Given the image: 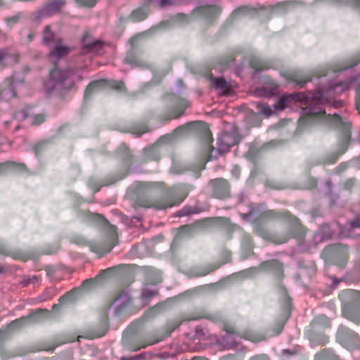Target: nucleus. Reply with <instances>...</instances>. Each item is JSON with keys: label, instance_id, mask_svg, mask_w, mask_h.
<instances>
[{"label": "nucleus", "instance_id": "43", "mask_svg": "<svg viewBox=\"0 0 360 360\" xmlns=\"http://www.w3.org/2000/svg\"><path fill=\"white\" fill-rule=\"evenodd\" d=\"M193 213H196V211L195 210V209L193 207L186 206L178 212V216L184 217V216L188 215V214H193Z\"/></svg>", "mask_w": 360, "mask_h": 360}, {"label": "nucleus", "instance_id": "15", "mask_svg": "<svg viewBox=\"0 0 360 360\" xmlns=\"http://www.w3.org/2000/svg\"><path fill=\"white\" fill-rule=\"evenodd\" d=\"M82 44L86 53H103V42L101 40L94 39L88 33L84 34Z\"/></svg>", "mask_w": 360, "mask_h": 360}, {"label": "nucleus", "instance_id": "47", "mask_svg": "<svg viewBox=\"0 0 360 360\" xmlns=\"http://www.w3.org/2000/svg\"><path fill=\"white\" fill-rule=\"evenodd\" d=\"M39 277L37 275H34L32 276H27L24 279V285H27L28 284L33 283L35 284L39 282Z\"/></svg>", "mask_w": 360, "mask_h": 360}, {"label": "nucleus", "instance_id": "38", "mask_svg": "<svg viewBox=\"0 0 360 360\" xmlns=\"http://www.w3.org/2000/svg\"><path fill=\"white\" fill-rule=\"evenodd\" d=\"M158 294L156 290H152L148 287H146L142 292V297L145 300H149Z\"/></svg>", "mask_w": 360, "mask_h": 360}, {"label": "nucleus", "instance_id": "5", "mask_svg": "<svg viewBox=\"0 0 360 360\" xmlns=\"http://www.w3.org/2000/svg\"><path fill=\"white\" fill-rule=\"evenodd\" d=\"M193 124H198L200 126V127L205 129V136L207 139V144L209 145L213 141V139L210 138V131L207 130L206 125L202 122L191 123L176 128L174 131L173 134L162 136L155 144L146 148L143 150L144 158L146 159L158 160L160 158L159 148L160 143L173 141L185 135L188 132L190 126Z\"/></svg>", "mask_w": 360, "mask_h": 360}, {"label": "nucleus", "instance_id": "40", "mask_svg": "<svg viewBox=\"0 0 360 360\" xmlns=\"http://www.w3.org/2000/svg\"><path fill=\"white\" fill-rule=\"evenodd\" d=\"M20 17H21V14L18 13L13 16L6 18L5 20H6L7 26L9 27H12L14 25H15L19 21Z\"/></svg>", "mask_w": 360, "mask_h": 360}, {"label": "nucleus", "instance_id": "23", "mask_svg": "<svg viewBox=\"0 0 360 360\" xmlns=\"http://www.w3.org/2000/svg\"><path fill=\"white\" fill-rule=\"evenodd\" d=\"M262 269L274 274L278 278L283 274V265L277 260H271L264 262Z\"/></svg>", "mask_w": 360, "mask_h": 360}, {"label": "nucleus", "instance_id": "28", "mask_svg": "<svg viewBox=\"0 0 360 360\" xmlns=\"http://www.w3.org/2000/svg\"><path fill=\"white\" fill-rule=\"evenodd\" d=\"M188 106H189V103L188 101H186V99H181L179 101L172 115L169 119H171L173 117L176 118V117H180L183 114L184 110Z\"/></svg>", "mask_w": 360, "mask_h": 360}, {"label": "nucleus", "instance_id": "63", "mask_svg": "<svg viewBox=\"0 0 360 360\" xmlns=\"http://www.w3.org/2000/svg\"><path fill=\"white\" fill-rule=\"evenodd\" d=\"M105 331H103V332H101L98 334H94V335H92L89 337V338L91 339H94L95 338H100V337H102L105 335Z\"/></svg>", "mask_w": 360, "mask_h": 360}, {"label": "nucleus", "instance_id": "6", "mask_svg": "<svg viewBox=\"0 0 360 360\" xmlns=\"http://www.w3.org/2000/svg\"><path fill=\"white\" fill-rule=\"evenodd\" d=\"M339 297L342 303V316L354 323H360V292L345 290L340 293Z\"/></svg>", "mask_w": 360, "mask_h": 360}, {"label": "nucleus", "instance_id": "60", "mask_svg": "<svg viewBox=\"0 0 360 360\" xmlns=\"http://www.w3.org/2000/svg\"><path fill=\"white\" fill-rule=\"evenodd\" d=\"M1 65L4 63V61L7 60V53L5 51L1 50Z\"/></svg>", "mask_w": 360, "mask_h": 360}, {"label": "nucleus", "instance_id": "21", "mask_svg": "<svg viewBox=\"0 0 360 360\" xmlns=\"http://www.w3.org/2000/svg\"><path fill=\"white\" fill-rule=\"evenodd\" d=\"M277 89V84L272 79H270L266 86L256 89L255 94L258 97L270 98L276 94Z\"/></svg>", "mask_w": 360, "mask_h": 360}, {"label": "nucleus", "instance_id": "24", "mask_svg": "<svg viewBox=\"0 0 360 360\" xmlns=\"http://www.w3.org/2000/svg\"><path fill=\"white\" fill-rule=\"evenodd\" d=\"M237 335L235 332L226 330L221 336L220 342L226 348H231L238 344Z\"/></svg>", "mask_w": 360, "mask_h": 360}, {"label": "nucleus", "instance_id": "14", "mask_svg": "<svg viewBox=\"0 0 360 360\" xmlns=\"http://www.w3.org/2000/svg\"><path fill=\"white\" fill-rule=\"evenodd\" d=\"M66 4L65 0H51L45 4L37 12V17L39 18L51 16L60 12V9Z\"/></svg>", "mask_w": 360, "mask_h": 360}, {"label": "nucleus", "instance_id": "19", "mask_svg": "<svg viewBox=\"0 0 360 360\" xmlns=\"http://www.w3.org/2000/svg\"><path fill=\"white\" fill-rule=\"evenodd\" d=\"M210 82L213 88L219 94L228 96L231 92V86L227 81L223 77H215L212 75L210 76Z\"/></svg>", "mask_w": 360, "mask_h": 360}, {"label": "nucleus", "instance_id": "7", "mask_svg": "<svg viewBox=\"0 0 360 360\" xmlns=\"http://www.w3.org/2000/svg\"><path fill=\"white\" fill-rule=\"evenodd\" d=\"M323 256L328 260L332 261L339 268L345 266L347 256L348 247L342 244H334L325 248Z\"/></svg>", "mask_w": 360, "mask_h": 360}, {"label": "nucleus", "instance_id": "8", "mask_svg": "<svg viewBox=\"0 0 360 360\" xmlns=\"http://www.w3.org/2000/svg\"><path fill=\"white\" fill-rule=\"evenodd\" d=\"M336 338L338 342L349 350L360 347V340L358 334L345 326H340L339 327Z\"/></svg>", "mask_w": 360, "mask_h": 360}, {"label": "nucleus", "instance_id": "29", "mask_svg": "<svg viewBox=\"0 0 360 360\" xmlns=\"http://www.w3.org/2000/svg\"><path fill=\"white\" fill-rule=\"evenodd\" d=\"M148 15V13L143 8L135 10L131 15L133 21H140L144 20Z\"/></svg>", "mask_w": 360, "mask_h": 360}, {"label": "nucleus", "instance_id": "31", "mask_svg": "<svg viewBox=\"0 0 360 360\" xmlns=\"http://www.w3.org/2000/svg\"><path fill=\"white\" fill-rule=\"evenodd\" d=\"M24 167L22 165H18L14 162H1V173L6 169L21 170Z\"/></svg>", "mask_w": 360, "mask_h": 360}, {"label": "nucleus", "instance_id": "49", "mask_svg": "<svg viewBox=\"0 0 360 360\" xmlns=\"http://www.w3.org/2000/svg\"><path fill=\"white\" fill-rule=\"evenodd\" d=\"M257 271H258V269L257 268H251V269H249L248 270H245V271L241 272L240 274L244 277H249V276H251L253 274L256 273Z\"/></svg>", "mask_w": 360, "mask_h": 360}, {"label": "nucleus", "instance_id": "22", "mask_svg": "<svg viewBox=\"0 0 360 360\" xmlns=\"http://www.w3.org/2000/svg\"><path fill=\"white\" fill-rule=\"evenodd\" d=\"M130 301L131 298L127 292L120 293L112 304L115 314H120Z\"/></svg>", "mask_w": 360, "mask_h": 360}, {"label": "nucleus", "instance_id": "52", "mask_svg": "<svg viewBox=\"0 0 360 360\" xmlns=\"http://www.w3.org/2000/svg\"><path fill=\"white\" fill-rule=\"evenodd\" d=\"M148 281L153 285H155L160 283L162 281V278L159 274H155V276L153 278H148Z\"/></svg>", "mask_w": 360, "mask_h": 360}, {"label": "nucleus", "instance_id": "36", "mask_svg": "<svg viewBox=\"0 0 360 360\" xmlns=\"http://www.w3.org/2000/svg\"><path fill=\"white\" fill-rule=\"evenodd\" d=\"M193 228L191 225H185L181 226L179 231L178 234L175 236L174 240H177L179 238L191 234L193 231Z\"/></svg>", "mask_w": 360, "mask_h": 360}, {"label": "nucleus", "instance_id": "33", "mask_svg": "<svg viewBox=\"0 0 360 360\" xmlns=\"http://www.w3.org/2000/svg\"><path fill=\"white\" fill-rule=\"evenodd\" d=\"M241 247L243 250H245L247 252H250L252 250V240L250 236L247 233L243 235Z\"/></svg>", "mask_w": 360, "mask_h": 360}, {"label": "nucleus", "instance_id": "39", "mask_svg": "<svg viewBox=\"0 0 360 360\" xmlns=\"http://www.w3.org/2000/svg\"><path fill=\"white\" fill-rule=\"evenodd\" d=\"M52 296V293L49 290H46L41 295L34 298V301L36 303L45 302L50 300Z\"/></svg>", "mask_w": 360, "mask_h": 360}, {"label": "nucleus", "instance_id": "30", "mask_svg": "<svg viewBox=\"0 0 360 360\" xmlns=\"http://www.w3.org/2000/svg\"><path fill=\"white\" fill-rule=\"evenodd\" d=\"M219 267V265H218V266L208 265L205 267L200 268L198 270L196 271V272L193 274V276H205Z\"/></svg>", "mask_w": 360, "mask_h": 360}, {"label": "nucleus", "instance_id": "48", "mask_svg": "<svg viewBox=\"0 0 360 360\" xmlns=\"http://www.w3.org/2000/svg\"><path fill=\"white\" fill-rule=\"evenodd\" d=\"M160 7L163 8L167 6L176 4L175 0H155Z\"/></svg>", "mask_w": 360, "mask_h": 360}, {"label": "nucleus", "instance_id": "42", "mask_svg": "<svg viewBox=\"0 0 360 360\" xmlns=\"http://www.w3.org/2000/svg\"><path fill=\"white\" fill-rule=\"evenodd\" d=\"M46 120V115L44 114H39L35 116H34L32 118V124L34 125H39L41 123H43Z\"/></svg>", "mask_w": 360, "mask_h": 360}, {"label": "nucleus", "instance_id": "26", "mask_svg": "<svg viewBox=\"0 0 360 360\" xmlns=\"http://www.w3.org/2000/svg\"><path fill=\"white\" fill-rule=\"evenodd\" d=\"M202 318L210 319L212 321L215 320L214 316L212 315L211 314L205 311H201L200 312H198L197 314H191L185 316L184 318V321H196Z\"/></svg>", "mask_w": 360, "mask_h": 360}, {"label": "nucleus", "instance_id": "2", "mask_svg": "<svg viewBox=\"0 0 360 360\" xmlns=\"http://www.w3.org/2000/svg\"><path fill=\"white\" fill-rule=\"evenodd\" d=\"M84 218L87 221L98 223L102 225L106 233V239L104 242H86L83 239H80L79 241H76V243L80 245L86 243L90 250L99 257L110 252L117 243V228L110 224L103 216L98 214L85 212Z\"/></svg>", "mask_w": 360, "mask_h": 360}, {"label": "nucleus", "instance_id": "61", "mask_svg": "<svg viewBox=\"0 0 360 360\" xmlns=\"http://www.w3.org/2000/svg\"><path fill=\"white\" fill-rule=\"evenodd\" d=\"M311 79H304V80H297V84L299 85L300 87L304 86L309 81H311Z\"/></svg>", "mask_w": 360, "mask_h": 360}, {"label": "nucleus", "instance_id": "62", "mask_svg": "<svg viewBox=\"0 0 360 360\" xmlns=\"http://www.w3.org/2000/svg\"><path fill=\"white\" fill-rule=\"evenodd\" d=\"M354 184V180L351 179H349L345 184L347 188H350Z\"/></svg>", "mask_w": 360, "mask_h": 360}, {"label": "nucleus", "instance_id": "17", "mask_svg": "<svg viewBox=\"0 0 360 360\" xmlns=\"http://www.w3.org/2000/svg\"><path fill=\"white\" fill-rule=\"evenodd\" d=\"M212 187V193L217 198H226L229 195V186L223 179H217L210 182Z\"/></svg>", "mask_w": 360, "mask_h": 360}, {"label": "nucleus", "instance_id": "55", "mask_svg": "<svg viewBox=\"0 0 360 360\" xmlns=\"http://www.w3.org/2000/svg\"><path fill=\"white\" fill-rule=\"evenodd\" d=\"M349 226L351 228H359L360 227V216L358 217L355 220L350 222Z\"/></svg>", "mask_w": 360, "mask_h": 360}, {"label": "nucleus", "instance_id": "9", "mask_svg": "<svg viewBox=\"0 0 360 360\" xmlns=\"http://www.w3.org/2000/svg\"><path fill=\"white\" fill-rule=\"evenodd\" d=\"M106 88H112L122 91L124 89V84L122 81H110L108 79L94 81L87 86L84 92V99L87 100L95 92L105 89Z\"/></svg>", "mask_w": 360, "mask_h": 360}, {"label": "nucleus", "instance_id": "20", "mask_svg": "<svg viewBox=\"0 0 360 360\" xmlns=\"http://www.w3.org/2000/svg\"><path fill=\"white\" fill-rule=\"evenodd\" d=\"M283 328V325L280 324L278 328L274 331L272 333L269 334V335H264V334L261 333L254 332V331H247L243 333L241 335V338H244L245 340H248L253 342H258L262 340H265L267 338L273 336V335H278Z\"/></svg>", "mask_w": 360, "mask_h": 360}, {"label": "nucleus", "instance_id": "35", "mask_svg": "<svg viewBox=\"0 0 360 360\" xmlns=\"http://www.w3.org/2000/svg\"><path fill=\"white\" fill-rule=\"evenodd\" d=\"M76 293L77 290H72L67 293H65L64 295L60 297L59 301L61 304H66L68 302H72L75 300L76 298Z\"/></svg>", "mask_w": 360, "mask_h": 360}, {"label": "nucleus", "instance_id": "27", "mask_svg": "<svg viewBox=\"0 0 360 360\" xmlns=\"http://www.w3.org/2000/svg\"><path fill=\"white\" fill-rule=\"evenodd\" d=\"M57 39H55L54 34L51 32L50 26L47 25L44 28L43 34V42L49 47L52 46L53 42Z\"/></svg>", "mask_w": 360, "mask_h": 360}, {"label": "nucleus", "instance_id": "50", "mask_svg": "<svg viewBox=\"0 0 360 360\" xmlns=\"http://www.w3.org/2000/svg\"><path fill=\"white\" fill-rule=\"evenodd\" d=\"M356 107L360 113V85L356 89Z\"/></svg>", "mask_w": 360, "mask_h": 360}, {"label": "nucleus", "instance_id": "1", "mask_svg": "<svg viewBox=\"0 0 360 360\" xmlns=\"http://www.w3.org/2000/svg\"><path fill=\"white\" fill-rule=\"evenodd\" d=\"M359 62L360 59H358L347 66L340 65L333 66L316 76L314 82L317 87L313 93L283 95L278 98L276 103L273 105L274 110L282 111L292 101L303 104L309 103L308 108L309 115H319L323 122L340 131L341 136L338 142L337 150L327 160L328 162H335L338 156L347 150L351 137V123L347 118L342 117L336 112L333 115L326 114L323 105L331 103L335 108L342 105V101H335L334 98L348 90L353 82L359 79V75H353V68Z\"/></svg>", "mask_w": 360, "mask_h": 360}, {"label": "nucleus", "instance_id": "37", "mask_svg": "<svg viewBox=\"0 0 360 360\" xmlns=\"http://www.w3.org/2000/svg\"><path fill=\"white\" fill-rule=\"evenodd\" d=\"M117 153L124 159H128L131 156V152L127 146L122 143L117 149Z\"/></svg>", "mask_w": 360, "mask_h": 360}, {"label": "nucleus", "instance_id": "12", "mask_svg": "<svg viewBox=\"0 0 360 360\" xmlns=\"http://www.w3.org/2000/svg\"><path fill=\"white\" fill-rule=\"evenodd\" d=\"M238 142V137L234 132H223L217 139V150L219 154L227 152Z\"/></svg>", "mask_w": 360, "mask_h": 360}, {"label": "nucleus", "instance_id": "18", "mask_svg": "<svg viewBox=\"0 0 360 360\" xmlns=\"http://www.w3.org/2000/svg\"><path fill=\"white\" fill-rule=\"evenodd\" d=\"M195 12L205 19L211 20L219 14L220 8L216 5H203L197 7Z\"/></svg>", "mask_w": 360, "mask_h": 360}, {"label": "nucleus", "instance_id": "54", "mask_svg": "<svg viewBox=\"0 0 360 360\" xmlns=\"http://www.w3.org/2000/svg\"><path fill=\"white\" fill-rule=\"evenodd\" d=\"M246 11H247V8L246 7L239 8L238 9L236 10L233 13V16L234 18L237 17V16H239L240 15L245 13L246 12Z\"/></svg>", "mask_w": 360, "mask_h": 360}, {"label": "nucleus", "instance_id": "64", "mask_svg": "<svg viewBox=\"0 0 360 360\" xmlns=\"http://www.w3.org/2000/svg\"><path fill=\"white\" fill-rule=\"evenodd\" d=\"M347 167V163H342L338 167L339 170H345Z\"/></svg>", "mask_w": 360, "mask_h": 360}, {"label": "nucleus", "instance_id": "3", "mask_svg": "<svg viewBox=\"0 0 360 360\" xmlns=\"http://www.w3.org/2000/svg\"><path fill=\"white\" fill-rule=\"evenodd\" d=\"M82 79L81 74L72 69L61 70L55 68L50 72L49 79L44 83V88L48 94L55 90L70 89Z\"/></svg>", "mask_w": 360, "mask_h": 360}, {"label": "nucleus", "instance_id": "10", "mask_svg": "<svg viewBox=\"0 0 360 360\" xmlns=\"http://www.w3.org/2000/svg\"><path fill=\"white\" fill-rule=\"evenodd\" d=\"M287 217L291 224L290 233L283 237H274L271 240L274 243L282 244L286 243L291 237L296 238L298 241H300L304 236V232L300 226L299 219L290 215H288Z\"/></svg>", "mask_w": 360, "mask_h": 360}, {"label": "nucleus", "instance_id": "44", "mask_svg": "<svg viewBox=\"0 0 360 360\" xmlns=\"http://www.w3.org/2000/svg\"><path fill=\"white\" fill-rule=\"evenodd\" d=\"M77 4L81 6L93 7L96 0H76Z\"/></svg>", "mask_w": 360, "mask_h": 360}, {"label": "nucleus", "instance_id": "32", "mask_svg": "<svg viewBox=\"0 0 360 360\" xmlns=\"http://www.w3.org/2000/svg\"><path fill=\"white\" fill-rule=\"evenodd\" d=\"M257 108L258 113L264 115L266 117L271 116L273 113V110L271 107L265 103H257Z\"/></svg>", "mask_w": 360, "mask_h": 360}, {"label": "nucleus", "instance_id": "51", "mask_svg": "<svg viewBox=\"0 0 360 360\" xmlns=\"http://www.w3.org/2000/svg\"><path fill=\"white\" fill-rule=\"evenodd\" d=\"M347 4L354 8H360V0H347Z\"/></svg>", "mask_w": 360, "mask_h": 360}, {"label": "nucleus", "instance_id": "58", "mask_svg": "<svg viewBox=\"0 0 360 360\" xmlns=\"http://www.w3.org/2000/svg\"><path fill=\"white\" fill-rule=\"evenodd\" d=\"M163 340V338H160V339H157V340H151V341H148L145 345H143L142 347L145 348L147 345H154L155 343H158L160 341H162Z\"/></svg>", "mask_w": 360, "mask_h": 360}, {"label": "nucleus", "instance_id": "53", "mask_svg": "<svg viewBox=\"0 0 360 360\" xmlns=\"http://www.w3.org/2000/svg\"><path fill=\"white\" fill-rule=\"evenodd\" d=\"M319 358L321 359V360H336L338 359L337 356H333V358L331 359H330L329 358H328L326 356L325 352H323V354H319V355L318 354L316 355L315 360H318Z\"/></svg>", "mask_w": 360, "mask_h": 360}, {"label": "nucleus", "instance_id": "25", "mask_svg": "<svg viewBox=\"0 0 360 360\" xmlns=\"http://www.w3.org/2000/svg\"><path fill=\"white\" fill-rule=\"evenodd\" d=\"M163 185L156 182H139L137 189L141 193H152L156 190H162Z\"/></svg>", "mask_w": 360, "mask_h": 360}, {"label": "nucleus", "instance_id": "4", "mask_svg": "<svg viewBox=\"0 0 360 360\" xmlns=\"http://www.w3.org/2000/svg\"><path fill=\"white\" fill-rule=\"evenodd\" d=\"M189 189L186 185H176L164 191L160 199L142 204L145 207L163 210L181 204L188 195Z\"/></svg>", "mask_w": 360, "mask_h": 360}, {"label": "nucleus", "instance_id": "16", "mask_svg": "<svg viewBox=\"0 0 360 360\" xmlns=\"http://www.w3.org/2000/svg\"><path fill=\"white\" fill-rule=\"evenodd\" d=\"M49 48L51 49V51L49 52V56L53 61L60 60L72 51L71 47L65 45L59 39H57V40L53 42L52 46Z\"/></svg>", "mask_w": 360, "mask_h": 360}, {"label": "nucleus", "instance_id": "59", "mask_svg": "<svg viewBox=\"0 0 360 360\" xmlns=\"http://www.w3.org/2000/svg\"><path fill=\"white\" fill-rule=\"evenodd\" d=\"M93 283V281L90 279H87L84 281L82 283V287L84 288H89Z\"/></svg>", "mask_w": 360, "mask_h": 360}, {"label": "nucleus", "instance_id": "46", "mask_svg": "<svg viewBox=\"0 0 360 360\" xmlns=\"http://www.w3.org/2000/svg\"><path fill=\"white\" fill-rule=\"evenodd\" d=\"M87 184L89 187L94 190L95 192H97L100 190L101 186L99 185L98 181L94 179H89Z\"/></svg>", "mask_w": 360, "mask_h": 360}, {"label": "nucleus", "instance_id": "41", "mask_svg": "<svg viewBox=\"0 0 360 360\" xmlns=\"http://www.w3.org/2000/svg\"><path fill=\"white\" fill-rule=\"evenodd\" d=\"M328 229H329V226L328 225L323 226L321 230V233L316 234V238H319L320 240H323L326 238L330 237L332 236L330 231L325 233L326 230Z\"/></svg>", "mask_w": 360, "mask_h": 360}, {"label": "nucleus", "instance_id": "45", "mask_svg": "<svg viewBox=\"0 0 360 360\" xmlns=\"http://www.w3.org/2000/svg\"><path fill=\"white\" fill-rule=\"evenodd\" d=\"M125 61L134 66H139V63L137 59L132 55V53H128L125 57Z\"/></svg>", "mask_w": 360, "mask_h": 360}, {"label": "nucleus", "instance_id": "11", "mask_svg": "<svg viewBox=\"0 0 360 360\" xmlns=\"http://www.w3.org/2000/svg\"><path fill=\"white\" fill-rule=\"evenodd\" d=\"M49 315V311L48 309H39L33 311L27 317H22L20 319L15 320L11 325L22 327L27 323H34L42 321L48 319Z\"/></svg>", "mask_w": 360, "mask_h": 360}, {"label": "nucleus", "instance_id": "13", "mask_svg": "<svg viewBox=\"0 0 360 360\" xmlns=\"http://www.w3.org/2000/svg\"><path fill=\"white\" fill-rule=\"evenodd\" d=\"M23 80H14L13 77L6 79L1 89V101H8L16 96V89L22 84Z\"/></svg>", "mask_w": 360, "mask_h": 360}, {"label": "nucleus", "instance_id": "56", "mask_svg": "<svg viewBox=\"0 0 360 360\" xmlns=\"http://www.w3.org/2000/svg\"><path fill=\"white\" fill-rule=\"evenodd\" d=\"M250 360H269V359L266 354H259L252 357Z\"/></svg>", "mask_w": 360, "mask_h": 360}, {"label": "nucleus", "instance_id": "34", "mask_svg": "<svg viewBox=\"0 0 360 360\" xmlns=\"http://www.w3.org/2000/svg\"><path fill=\"white\" fill-rule=\"evenodd\" d=\"M329 319L326 315L321 314L316 316L313 321L314 326H322L323 327H327L329 325Z\"/></svg>", "mask_w": 360, "mask_h": 360}, {"label": "nucleus", "instance_id": "57", "mask_svg": "<svg viewBox=\"0 0 360 360\" xmlns=\"http://www.w3.org/2000/svg\"><path fill=\"white\" fill-rule=\"evenodd\" d=\"M231 174L236 178H238V176L240 175V169H239V167H237V166L233 167V168L231 170Z\"/></svg>", "mask_w": 360, "mask_h": 360}]
</instances>
